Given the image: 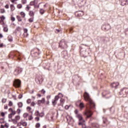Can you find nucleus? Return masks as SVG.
I'll return each instance as SVG.
<instances>
[{"instance_id":"nucleus-1","label":"nucleus","mask_w":128,"mask_h":128,"mask_svg":"<svg viewBox=\"0 0 128 128\" xmlns=\"http://www.w3.org/2000/svg\"><path fill=\"white\" fill-rule=\"evenodd\" d=\"M84 99L86 102H88V104H87V108H92L94 110L96 108V104L94 101L92 100L90 97V94L88 93L85 92L84 95Z\"/></svg>"},{"instance_id":"nucleus-2","label":"nucleus","mask_w":128,"mask_h":128,"mask_svg":"<svg viewBox=\"0 0 128 128\" xmlns=\"http://www.w3.org/2000/svg\"><path fill=\"white\" fill-rule=\"evenodd\" d=\"M80 54H82L84 56H86L87 54H90V52H88V50H90V48L88 46L86 45H84V44H82L80 46Z\"/></svg>"},{"instance_id":"nucleus-3","label":"nucleus","mask_w":128,"mask_h":128,"mask_svg":"<svg viewBox=\"0 0 128 128\" xmlns=\"http://www.w3.org/2000/svg\"><path fill=\"white\" fill-rule=\"evenodd\" d=\"M59 47L62 48V50H66L68 48V44L66 42L62 39L59 42Z\"/></svg>"},{"instance_id":"nucleus-4","label":"nucleus","mask_w":128,"mask_h":128,"mask_svg":"<svg viewBox=\"0 0 128 128\" xmlns=\"http://www.w3.org/2000/svg\"><path fill=\"white\" fill-rule=\"evenodd\" d=\"M128 94V88H122L120 92V94L121 96H124L126 94Z\"/></svg>"},{"instance_id":"nucleus-5","label":"nucleus","mask_w":128,"mask_h":128,"mask_svg":"<svg viewBox=\"0 0 128 128\" xmlns=\"http://www.w3.org/2000/svg\"><path fill=\"white\" fill-rule=\"evenodd\" d=\"M35 80L37 84H40L44 82V78H42V76H38L36 79Z\"/></svg>"},{"instance_id":"nucleus-6","label":"nucleus","mask_w":128,"mask_h":128,"mask_svg":"<svg viewBox=\"0 0 128 128\" xmlns=\"http://www.w3.org/2000/svg\"><path fill=\"white\" fill-rule=\"evenodd\" d=\"M20 80H16L14 82V86L16 88H20Z\"/></svg>"},{"instance_id":"nucleus-7","label":"nucleus","mask_w":128,"mask_h":128,"mask_svg":"<svg viewBox=\"0 0 128 128\" xmlns=\"http://www.w3.org/2000/svg\"><path fill=\"white\" fill-rule=\"evenodd\" d=\"M102 30H108L110 28V26L109 24H104L102 26Z\"/></svg>"},{"instance_id":"nucleus-8","label":"nucleus","mask_w":128,"mask_h":128,"mask_svg":"<svg viewBox=\"0 0 128 128\" xmlns=\"http://www.w3.org/2000/svg\"><path fill=\"white\" fill-rule=\"evenodd\" d=\"M22 72V68H16L14 71V76H18L19 74H20Z\"/></svg>"},{"instance_id":"nucleus-9","label":"nucleus","mask_w":128,"mask_h":128,"mask_svg":"<svg viewBox=\"0 0 128 128\" xmlns=\"http://www.w3.org/2000/svg\"><path fill=\"white\" fill-rule=\"evenodd\" d=\"M84 114L86 116V118H90V116H92V110H88L85 112Z\"/></svg>"},{"instance_id":"nucleus-10","label":"nucleus","mask_w":128,"mask_h":128,"mask_svg":"<svg viewBox=\"0 0 128 128\" xmlns=\"http://www.w3.org/2000/svg\"><path fill=\"white\" fill-rule=\"evenodd\" d=\"M76 116L79 120V122H84L85 120H84L82 115V114H76Z\"/></svg>"},{"instance_id":"nucleus-11","label":"nucleus","mask_w":128,"mask_h":128,"mask_svg":"<svg viewBox=\"0 0 128 128\" xmlns=\"http://www.w3.org/2000/svg\"><path fill=\"white\" fill-rule=\"evenodd\" d=\"M108 94H110V91L108 90H104L102 93V96H104L106 98H110V96H108Z\"/></svg>"},{"instance_id":"nucleus-12","label":"nucleus","mask_w":128,"mask_h":128,"mask_svg":"<svg viewBox=\"0 0 128 128\" xmlns=\"http://www.w3.org/2000/svg\"><path fill=\"white\" fill-rule=\"evenodd\" d=\"M76 16H84V12L78 11L75 12Z\"/></svg>"},{"instance_id":"nucleus-13","label":"nucleus","mask_w":128,"mask_h":128,"mask_svg":"<svg viewBox=\"0 0 128 128\" xmlns=\"http://www.w3.org/2000/svg\"><path fill=\"white\" fill-rule=\"evenodd\" d=\"M128 4V0H120V5L121 6H126Z\"/></svg>"},{"instance_id":"nucleus-14","label":"nucleus","mask_w":128,"mask_h":128,"mask_svg":"<svg viewBox=\"0 0 128 128\" xmlns=\"http://www.w3.org/2000/svg\"><path fill=\"white\" fill-rule=\"evenodd\" d=\"M118 86H120V83H118V82H114L111 84V87L114 88H116V87Z\"/></svg>"},{"instance_id":"nucleus-15","label":"nucleus","mask_w":128,"mask_h":128,"mask_svg":"<svg viewBox=\"0 0 128 128\" xmlns=\"http://www.w3.org/2000/svg\"><path fill=\"white\" fill-rule=\"evenodd\" d=\"M62 56H64V58H66V57L68 56V51L64 50L62 52Z\"/></svg>"},{"instance_id":"nucleus-16","label":"nucleus","mask_w":128,"mask_h":128,"mask_svg":"<svg viewBox=\"0 0 128 128\" xmlns=\"http://www.w3.org/2000/svg\"><path fill=\"white\" fill-rule=\"evenodd\" d=\"M9 112H10V114L12 116H14V114H16V112L14 110H12V108H10L8 110Z\"/></svg>"},{"instance_id":"nucleus-17","label":"nucleus","mask_w":128,"mask_h":128,"mask_svg":"<svg viewBox=\"0 0 128 128\" xmlns=\"http://www.w3.org/2000/svg\"><path fill=\"white\" fill-rule=\"evenodd\" d=\"M66 118L67 122H72V118L70 117V116H66Z\"/></svg>"},{"instance_id":"nucleus-18","label":"nucleus","mask_w":128,"mask_h":128,"mask_svg":"<svg viewBox=\"0 0 128 128\" xmlns=\"http://www.w3.org/2000/svg\"><path fill=\"white\" fill-rule=\"evenodd\" d=\"M92 126H94V128H100V124H98V123H92Z\"/></svg>"},{"instance_id":"nucleus-19","label":"nucleus","mask_w":128,"mask_h":128,"mask_svg":"<svg viewBox=\"0 0 128 128\" xmlns=\"http://www.w3.org/2000/svg\"><path fill=\"white\" fill-rule=\"evenodd\" d=\"M29 16H31V18H34V12L32 10L30 11Z\"/></svg>"},{"instance_id":"nucleus-20","label":"nucleus","mask_w":128,"mask_h":128,"mask_svg":"<svg viewBox=\"0 0 128 128\" xmlns=\"http://www.w3.org/2000/svg\"><path fill=\"white\" fill-rule=\"evenodd\" d=\"M45 100L44 98H42V100H38V104H44Z\"/></svg>"},{"instance_id":"nucleus-21","label":"nucleus","mask_w":128,"mask_h":128,"mask_svg":"<svg viewBox=\"0 0 128 128\" xmlns=\"http://www.w3.org/2000/svg\"><path fill=\"white\" fill-rule=\"evenodd\" d=\"M8 42H12V36H8Z\"/></svg>"},{"instance_id":"nucleus-22","label":"nucleus","mask_w":128,"mask_h":128,"mask_svg":"<svg viewBox=\"0 0 128 128\" xmlns=\"http://www.w3.org/2000/svg\"><path fill=\"white\" fill-rule=\"evenodd\" d=\"M78 125L79 126H82V128H86V124H82V122H78Z\"/></svg>"},{"instance_id":"nucleus-23","label":"nucleus","mask_w":128,"mask_h":128,"mask_svg":"<svg viewBox=\"0 0 128 128\" xmlns=\"http://www.w3.org/2000/svg\"><path fill=\"white\" fill-rule=\"evenodd\" d=\"M16 18L18 20V22H22V18H20V16H16Z\"/></svg>"},{"instance_id":"nucleus-24","label":"nucleus","mask_w":128,"mask_h":128,"mask_svg":"<svg viewBox=\"0 0 128 128\" xmlns=\"http://www.w3.org/2000/svg\"><path fill=\"white\" fill-rule=\"evenodd\" d=\"M34 118V117H32V114L31 115H30L28 117V120H32Z\"/></svg>"},{"instance_id":"nucleus-25","label":"nucleus","mask_w":128,"mask_h":128,"mask_svg":"<svg viewBox=\"0 0 128 128\" xmlns=\"http://www.w3.org/2000/svg\"><path fill=\"white\" fill-rule=\"evenodd\" d=\"M20 15L22 16V18H24L25 16H26V14L22 12H20Z\"/></svg>"},{"instance_id":"nucleus-26","label":"nucleus","mask_w":128,"mask_h":128,"mask_svg":"<svg viewBox=\"0 0 128 128\" xmlns=\"http://www.w3.org/2000/svg\"><path fill=\"white\" fill-rule=\"evenodd\" d=\"M15 119L16 120H20V116H15Z\"/></svg>"},{"instance_id":"nucleus-27","label":"nucleus","mask_w":128,"mask_h":128,"mask_svg":"<svg viewBox=\"0 0 128 128\" xmlns=\"http://www.w3.org/2000/svg\"><path fill=\"white\" fill-rule=\"evenodd\" d=\"M18 108H22V102H20L18 104Z\"/></svg>"},{"instance_id":"nucleus-28","label":"nucleus","mask_w":128,"mask_h":128,"mask_svg":"<svg viewBox=\"0 0 128 128\" xmlns=\"http://www.w3.org/2000/svg\"><path fill=\"white\" fill-rule=\"evenodd\" d=\"M52 104L54 106H56V100H55L54 99V100L52 101Z\"/></svg>"},{"instance_id":"nucleus-29","label":"nucleus","mask_w":128,"mask_h":128,"mask_svg":"<svg viewBox=\"0 0 128 128\" xmlns=\"http://www.w3.org/2000/svg\"><path fill=\"white\" fill-rule=\"evenodd\" d=\"M80 107L81 108H84V103L83 102H80Z\"/></svg>"},{"instance_id":"nucleus-30","label":"nucleus","mask_w":128,"mask_h":128,"mask_svg":"<svg viewBox=\"0 0 128 128\" xmlns=\"http://www.w3.org/2000/svg\"><path fill=\"white\" fill-rule=\"evenodd\" d=\"M0 14H4V12H6V10L4 8H2L0 10Z\"/></svg>"},{"instance_id":"nucleus-31","label":"nucleus","mask_w":128,"mask_h":128,"mask_svg":"<svg viewBox=\"0 0 128 128\" xmlns=\"http://www.w3.org/2000/svg\"><path fill=\"white\" fill-rule=\"evenodd\" d=\"M40 12L41 14H44V9H40Z\"/></svg>"},{"instance_id":"nucleus-32","label":"nucleus","mask_w":128,"mask_h":128,"mask_svg":"<svg viewBox=\"0 0 128 128\" xmlns=\"http://www.w3.org/2000/svg\"><path fill=\"white\" fill-rule=\"evenodd\" d=\"M10 8H11V10H14V4H11Z\"/></svg>"},{"instance_id":"nucleus-33","label":"nucleus","mask_w":128,"mask_h":128,"mask_svg":"<svg viewBox=\"0 0 128 128\" xmlns=\"http://www.w3.org/2000/svg\"><path fill=\"white\" fill-rule=\"evenodd\" d=\"M8 27L4 26V31L6 32H8Z\"/></svg>"},{"instance_id":"nucleus-34","label":"nucleus","mask_w":128,"mask_h":128,"mask_svg":"<svg viewBox=\"0 0 128 128\" xmlns=\"http://www.w3.org/2000/svg\"><path fill=\"white\" fill-rule=\"evenodd\" d=\"M29 22H34V17H32L28 20Z\"/></svg>"},{"instance_id":"nucleus-35","label":"nucleus","mask_w":128,"mask_h":128,"mask_svg":"<svg viewBox=\"0 0 128 128\" xmlns=\"http://www.w3.org/2000/svg\"><path fill=\"white\" fill-rule=\"evenodd\" d=\"M18 8H22V4H18L17 5Z\"/></svg>"},{"instance_id":"nucleus-36","label":"nucleus","mask_w":128,"mask_h":128,"mask_svg":"<svg viewBox=\"0 0 128 128\" xmlns=\"http://www.w3.org/2000/svg\"><path fill=\"white\" fill-rule=\"evenodd\" d=\"M46 98L48 100V104H50V101L48 100H50V95L47 96Z\"/></svg>"},{"instance_id":"nucleus-37","label":"nucleus","mask_w":128,"mask_h":128,"mask_svg":"<svg viewBox=\"0 0 128 128\" xmlns=\"http://www.w3.org/2000/svg\"><path fill=\"white\" fill-rule=\"evenodd\" d=\"M35 116H40V112L38 111H36L34 114Z\"/></svg>"},{"instance_id":"nucleus-38","label":"nucleus","mask_w":128,"mask_h":128,"mask_svg":"<svg viewBox=\"0 0 128 128\" xmlns=\"http://www.w3.org/2000/svg\"><path fill=\"white\" fill-rule=\"evenodd\" d=\"M58 98H60V96H58V95L57 96H56L54 98V100H56V102H58Z\"/></svg>"},{"instance_id":"nucleus-39","label":"nucleus","mask_w":128,"mask_h":128,"mask_svg":"<svg viewBox=\"0 0 128 128\" xmlns=\"http://www.w3.org/2000/svg\"><path fill=\"white\" fill-rule=\"evenodd\" d=\"M28 114L24 113L23 115V116L24 118H28Z\"/></svg>"},{"instance_id":"nucleus-40","label":"nucleus","mask_w":128,"mask_h":128,"mask_svg":"<svg viewBox=\"0 0 128 128\" xmlns=\"http://www.w3.org/2000/svg\"><path fill=\"white\" fill-rule=\"evenodd\" d=\"M33 2H34V4L36 5L38 2V0H34Z\"/></svg>"},{"instance_id":"nucleus-41","label":"nucleus","mask_w":128,"mask_h":128,"mask_svg":"<svg viewBox=\"0 0 128 128\" xmlns=\"http://www.w3.org/2000/svg\"><path fill=\"white\" fill-rule=\"evenodd\" d=\"M44 116V112H41L39 114V116H40V118H42V116Z\"/></svg>"},{"instance_id":"nucleus-42","label":"nucleus","mask_w":128,"mask_h":128,"mask_svg":"<svg viewBox=\"0 0 128 128\" xmlns=\"http://www.w3.org/2000/svg\"><path fill=\"white\" fill-rule=\"evenodd\" d=\"M2 104H6V99L2 98Z\"/></svg>"},{"instance_id":"nucleus-43","label":"nucleus","mask_w":128,"mask_h":128,"mask_svg":"<svg viewBox=\"0 0 128 128\" xmlns=\"http://www.w3.org/2000/svg\"><path fill=\"white\" fill-rule=\"evenodd\" d=\"M1 20H6V17H4V16H2L0 18Z\"/></svg>"},{"instance_id":"nucleus-44","label":"nucleus","mask_w":128,"mask_h":128,"mask_svg":"<svg viewBox=\"0 0 128 128\" xmlns=\"http://www.w3.org/2000/svg\"><path fill=\"white\" fill-rule=\"evenodd\" d=\"M36 128H40V123H37V124H36Z\"/></svg>"},{"instance_id":"nucleus-45","label":"nucleus","mask_w":128,"mask_h":128,"mask_svg":"<svg viewBox=\"0 0 128 128\" xmlns=\"http://www.w3.org/2000/svg\"><path fill=\"white\" fill-rule=\"evenodd\" d=\"M22 124L23 126H28V123H26V122H23Z\"/></svg>"},{"instance_id":"nucleus-46","label":"nucleus","mask_w":128,"mask_h":128,"mask_svg":"<svg viewBox=\"0 0 128 128\" xmlns=\"http://www.w3.org/2000/svg\"><path fill=\"white\" fill-rule=\"evenodd\" d=\"M22 2L23 4H26V0H22Z\"/></svg>"},{"instance_id":"nucleus-47","label":"nucleus","mask_w":128,"mask_h":128,"mask_svg":"<svg viewBox=\"0 0 128 128\" xmlns=\"http://www.w3.org/2000/svg\"><path fill=\"white\" fill-rule=\"evenodd\" d=\"M12 104H13L12 102V101H10V102H9V103H8V106H12Z\"/></svg>"},{"instance_id":"nucleus-48","label":"nucleus","mask_w":128,"mask_h":128,"mask_svg":"<svg viewBox=\"0 0 128 128\" xmlns=\"http://www.w3.org/2000/svg\"><path fill=\"white\" fill-rule=\"evenodd\" d=\"M11 20H12V22H14V20H16V18L14 17L13 16H11Z\"/></svg>"},{"instance_id":"nucleus-49","label":"nucleus","mask_w":128,"mask_h":128,"mask_svg":"<svg viewBox=\"0 0 128 128\" xmlns=\"http://www.w3.org/2000/svg\"><path fill=\"white\" fill-rule=\"evenodd\" d=\"M30 6H34V1H32L30 3Z\"/></svg>"},{"instance_id":"nucleus-50","label":"nucleus","mask_w":128,"mask_h":128,"mask_svg":"<svg viewBox=\"0 0 128 128\" xmlns=\"http://www.w3.org/2000/svg\"><path fill=\"white\" fill-rule=\"evenodd\" d=\"M24 36H26V38H28V33L24 32Z\"/></svg>"},{"instance_id":"nucleus-51","label":"nucleus","mask_w":128,"mask_h":128,"mask_svg":"<svg viewBox=\"0 0 128 128\" xmlns=\"http://www.w3.org/2000/svg\"><path fill=\"white\" fill-rule=\"evenodd\" d=\"M16 112H18V114H20V109L18 108V109L17 110Z\"/></svg>"},{"instance_id":"nucleus-52","label":"nucleus","mask_w":128,"mask_h":128,"mask_svg":"<svg viewBox=\"0 0 128 128\" xmlns=\"http://www.w3.org/2000/svg\"><path fill=\"white\" fill-rule=\"evenodd\" d=\"M64 99H61L60 100V102L61 104H64Z\"/></svg>"},{"instance_id":"nucleus-53","label":"nucleus","mask_w":128,"mask_h":128,"mask_svg":"<svg viewBox=\"0 0 128 128\" xmlns=\"http://www.w3.org/2000/svg\"><path fill=\"white\" fill-rule=\"evenodd\" d=\"M26 8H27L28 10H30V5H26Z\"/></svg>"},{"instance_id":"nucleus-54","label":"nucleus","mask_w":128,"mask_h":128,"mask_svg":"<svg viewBox=\"0 0 128 128\" xmlns=\"http://www.w3.org/2000/svg\"><path fill=\"white\" fill-rule=\"evenodd\" d=\"M41 92L42 94H46V90H44L42 89V90H41Z\"/></svg>"},{"instance_id":"nucleus-55","label":"nucleus","mask_w":128,"mask_h":128,"mask_svg":"<svg viewBox=\"0 0 128 128\" xmlns=\"http://www.w3.org/2000/svg\"><path fill=\"white\" fill-rule=\"evenodd\" d=\"M35 120H36V122H38V120H40V118L39 117L35 118Z\"/></svg>"},{"instance_id":"nucleus-56","label":"nucleus","mask_w":128,"mask_h":128,"mask_svg":"<svg viewBox=\"0 0 128 128\" xmlns=\"http://www.w3.org/2000/svg\"><path fill=\"white\" fill-rule=\"evenodd\" d=\"M22 98V94H19L18 96V98L20 99Z\"/></svg>"},{"instance_id":"nucleus-57","label":"nucleus","mask_w":128,"mask_h":128,"mask_svg":"<svg viewBox=\"0 0 128 128\" xmlns=\"http://www.w3.org/2000/svg\"><path fill=\"white\" fill-rule=\"evenodd\" d=\"M126 34H128V28L125 30Z\"/></svg>"},{"instance_id":"nucleus-58","label":"nucleus","mask_w":128,"mask_h":128,"mask_svg":"<svg viewBox=\"0 0 128 128\" xmlns=\"http://www.w3.org/2000/svg\"><path fill=\"white\" fill-rule=\"evenodd\" d=\"M103 122H104V124H106V118H104L103 120Z\"/></svg>"},{"instance_id":"nucleus-59","label":"nucleus","mask_w":128,"mask_h":128,"mask_svg":"<svg viewBox=\"0 0 128 128\" xmlns=\"http://www.w3.org/2000/svg\"><path fill=\"white\" fill-rule=\"evenodd\" d=\"M24 32L28 33V29L24 28Z\"/></svg>"},{"instance_id":"nucleus-60","label":"nucleus","mask_w":128,"mask_h":128,"mask_svg":"<svg viewBox=\"0 0 128 128\" xmlns=\"http://www.w3.org/2000/svg\"><path fill=\"white\" fill-rule=\"evenodd\" d=\"M4 126L5 128H8V123H6L4 124Z\"/></svg>"},{"instance_id":"nucleus-61","label":"nucleus","mask_w":128,"mask_h":128,"mask_svg":"<svg viewBox=\"0 0 128 128\" xmlns=\"http://www.w3.org/2000/svg\"><path fill=\"white\" fill-rule=\"evenodd\" d=\"M65 108H66V110H68V108H70V106H65Z\"/></svg>"},{"instance_id":"nucleus-62","label":"nucleus","mask_w":128,"mask_h":128,"mask_svg":"<svg viewBox=\"0 0 128 128\" xmlns=\"http://www.w3.org/2000/svg\"><path fill=\"white\" fill-rule=\"evenodd\" d=\"M12 118V115L11 114H9L8 118Z\"/></svg>"},{"instance_id":"nucleus-63","label":"nucleus","mask_w":128,"mask_h":128,"mask_svg":"<svg viewBox=\"0 0 128 128\" xmlns=\"http://www.w3.org/2000/svg\"><path fill=\"white\" fill-rule=\"evenodd\" d=\"M26 102H27V104H30V99H28L26 100Z\"/></svg>"},{"instance_id":"nucleus-64","label":"nucleus","mask_w":128,"mask_h":128,"mask_svg":"<svg viewBox=\"0 0 128 128\" xmlns=\"http://www.w3.org/2000/svg\"><path fill=\"white\" fill-rule=\"evenodd\" d=\"M27 110H31L32 108L30 106H28V107H27Z\"/></svg>"}]
</instances>
